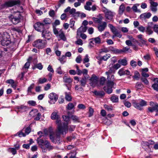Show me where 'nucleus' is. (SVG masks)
<instances>
[{
    "mask_svg": "<svg viewBox=\"0 0 158 158\" xmlns=\"http://www.w3.org/2000/svg\"><path fill=\"white\" fill-rule=\"evenodd\" d=\"M68 123H64L63 125L62 124L61 125V129L62 130L64 129V127L66 126L67 127V130L65 132H63L62 133H57V130H56L54 132L52 131V127H50L48 129V132L49 133L50 139L52 142L56 143L57 142L59 141L60 135H62L64 137L68 132L69 130L70 131H73L75 128V126L73 125L68 126Z\"/></svg>",
    "mask_w": 158,
    "mask_h": 158,
    "instance_id": "f257e3e1",
    "label": "nucleus"
},
{
    "mask_svg": "<svg viewBox=\"0 0 158 158\" xmlns=\"http://www.w3.org/2000/svg\"><path fill=\"white\" fill-rule=\"evenodd\" d=\"M114 72V71L112 68H110L108 71L105 73L107 75V81L106 86L103 87V89L108 94H110L112 92L113 86L115 84L114 82L115 80L114 75L111 74Z\"/></svg>",
    "mask_w": 158,
    "mask_h": 158,
    "instance_id": "f03ea898",
    "label": "nucleus"
},
{
    "mask_svg": "<svg viewBox=\"0 0 158 158\" xmlns=\"http://www.w3.org/2000/svg\"><path fill=\"white\" fill-rule=\"evenodd\" d=\"M51 118L52 120L56 119L55 123L57 125L56 129L57 132L58 133H62L63 132H65L67 130V127L66 126L64 127V129L62 130L61 129V125L62 123L61 122L60 118V116L58 114L57 112H53L51 115Z\"/></svg>",
    "mask_w": 158,
    "mask_h": 158,
    "instance_id": "7ed1b4c3",
    "label": "nucleus"
},
{
    "mask_svg": "<svg viewBox=\"0 0 158 158\" xmlns=\"http://www.w3.org/2000/svg\"><path fill=\"white\" fill-rule=\"evenodd\" d=\"M0 42L3 46H7L10 43V37L8 33L4 32L0 33Z\"/></svg>",
    "mask_w": 158,
    "mask_h": 158,
    "instance_id": "20e7f679",
    "label": "nucleus"
},
{
    "mask_svg": "<svg viewBox=\"0 0 158 158\" xmlns=\"http://www.w3.org/2000/svg\"><path fill=\"white\" fill-rule=\"evenodd\" d=\"M38 143L40 146V148L42 149V151L44 152H46L45 149L44 147V146L47 148L49 151L52 150L53 149V147L51 145L49 142L47 140L44 141L42 139H40L38 140Z\"/></svg>",
    "mask_w": 158,
    "mask_h": 158,
    "instance_id": "39448f33",
    "label": "nucleus"
},
{
    "mask_svg": "<svg viewBox=\"0 0 158 158\" xmlns=\"http://www.w3.org/2000/svg\"><path fill=\"white\" fill-rule=\"evenodd\" d=\"M132 103L135 108L140 110L143 109V106L147 105V102L143 99L134 100L132 101Z\"/></svg>",
    "mask_w": 158,
    "mask_h": 158,
    "instance_id": "423d86ee",
    "label": "nucleus"
},
{
    "mask_svg": "<svg viewBox=\"0 0 158 158\" xmlns=\"http://www.w3.org/2000/svg\"><path fill=\"white\" fill-rule=\"evenodd\" d=\"M47 43L46 40L38 39L33 42V45L39 49H42L46 47Z\"/></svg>",
    "mask_w": 158,
    "mask_h": 158,
    "instance_id": "0eeeda50",
    "label": "nucleus"
},
{
    "mask_svg": "<svg viewBox=\"0 0 158 158\" xmlns=\"http://www.w3.org/2000/svg\"><path fill=\"white\" fill-rule=\"evenodd\" d=\"M103 11L104 12L105 17L108 20L111 21L115 15V13L107 9L105 7L102 9Z\"/></svg>",
    "mask_w": 158,
    "mask_h": 158,
    "instance_id": "6e6552de",
    "label": "nucleus"
},
{
    "mask_svg": "<svg viewBox=\"0 0 158 158\" xmlns=\"http://www.w3.org/2000/svg\"><path fill=\"white\" fill-rule=\"evenodd\" d=\"M48 97L50 99L49 102L51 104H54L57 101L58 98V95L56 93L53 92L50 93L48 95Z\"/></svg>",
    "mask_w": 158,
    "mask_h": 158,
    "instance_id": "1a4fd4ad",
    "label": "nucleus"
},
{
    "mask_svg": "<svg viewBox=\"0 0 158 158\" xmlns=\"http://www.w3.org/2000/svg\"><path fill=\"white\" fill-rule=\"evenodd\" d=\"M150 1L149 3L150 4V8L152 12L156 13L157 10V6H158V3L154 1V0H149Z\"/></svg>",
    "mask_w": 158,
    "mask_h": 158,
    "instance_id": "9d476101",
    "label": "nucleus"
},
{
    "mask_svg": "<svg viewBox=\"0 0 158 158\" xmlns=\"http://www.w3.org/2000/svg\"><path fill=\"white\" fill-rule=\"evenodd\" d=\"M44 26V24L40 22H37L34 25V27L36 31L42 32L43 30H45Z\"/></svg>",
    "mask_w": 158,
    "mask_h": 158,
    "instance_id": "9b49d317",
    "label": "nucleus"
},
{
    "mask_svg": "<svg viewBox=\"0 0 158 158\" xmlns=\"http://www.w3.org/2000/svg\"><path fill=\"white\" fill-rule=\"evenodd\" d=\"M98 79L97 76L95 75H93L89 79L90 84L93 87H94L98 83Z\"/></svg>",
    "mask_w": 158,
    "mask_h": 158,
    "instance_id": "f8f14e48",
    "label": "nucleus"
},
{
    "mask_svg": "<svg viewBox=\"0 0 158 158\" xmlns=\"http://www.w3.org/2000/svg\"><path fill=\"white\" fill-rule=\"evenodd\" d=\"M42 36L44 38L49 40L52 37V34L48 30H44L42 32Z\"/></svg>",
    "mask_w": 158,
    "mask_h": 158,
    "instance_id": "ddd939ff",
    "label": "nucleus"
},
{
    "mask_svg": "<svg viewBox=\"0 0 158 158\" xmlns=\"http://www.w3.org/2000/svg\"><path fill=\"white\" fill-rule=\"evenodd\" d=\"M107 23L105 22H102L99 24L97 26V28L98 31L102 32L104 31L107 27Z\"/></svg>",
    "mask_w": 158,
    "mask_h": 158,
    "instance_id": "4468645a",
    "label": "nucleus"
},
{
    "mask_svg": "<svg viewBox=\"0 0 158 158\" xmlns=\"http://www.w3.org/2000/svg\"><path fill=\"white\" fill-rule=\"evenodd\" d=\"M19 3V2L17 1L11 0L5 2L3 5V6L5 7H11Z\"/></svg>",
    "mask_w": 158,
    "mask_h": 158,
    "instance_id": "2eb2a0df",
    "label": "nucleus"
},
{
    "mask_svg": "<svg viewBox=\"0 0 158 158\" xmlns=\"http://www.w3.org/2000/svg\"><path fill=\"white\" fill-rule=\"evenodd\" d=\"M9 19L14 24H16L20 21V16L16 17L11 15L9 17Z\"/></svg>",
    "mask_w": 158,
    "mask_h": 158,
    "instance_id": "dca6fc26",
    "label": "nucleus"
},
{
    "mask_svg": "<svg viewBox=\"0 0 158 158\" xmlns=\"http://www.w3.org/2000/svg\"><path fill=\"white\" fill-rule=\"evenodd\" d=\"M153 25L152 22H150L148 23L147 26L146 27L145 32L149 35L152 34L153 31L152 29V26Z\"/></svg>",
    "mask_w": 158,
    "mask_h": 158,
    "instance_id": "f3484780",
    "label": "nucleus"
},
{
    "mask_svg": "<svg viewBox=\"0 0 158 158\" xmlns=\"http://www.w3.org/2000/svg\"><path fill=\"white\" fill-rule=\"evenodd\" d=\"M108 26L114 34H115L116 35H122L120 34V32L118 31L117 29L112 24H109Z\"/></svg>",
    "mask_w": 158,
    "mask_h": 158,
    "instance_id": "a211bd4d",
    "label": "nucleus"
},
{
    "mask_svg": "<svg viewBox=\"0 0 158 158\" xmlns=\"http://www.w3.org/2000/svg\"><path fill=\"white\" fill-rule=\"evenodd\" d=\"M151 15L152 14L150 12L145 13L141 14L139 18L141 19L144 20L146 19L149 18Z\"/></svg>",
    "mask_w": 158,
    "mask_h": 158,
    "instance_id": "6ab92c4d",
    "label": "nucleus"
},
{
    "mask_svg": "<svg viewBox=\"0 0 158 158\" xmlns=\"http://www.w3.org/2000/svg\"><path fill=\"white\" fill-rule=\"evenodd\" d=\"M93 93L95 95L100 98L103 97L105 95L104 92L102 91L94 90L93 91Z\"/></svg>",
    "mask_w": 158,
    "mask_h": 158,
    "instance_id": "aec40b11",
    "label": "nucleus"
},
{
    "mask_svg": "<svg viewBox=\"0 0 158 158\" xmlns=\"http://www.w3.org/2000/svg\"><path fill=\"white\" fill-rule=\"evenodd\" d=\"M87 29V27L86 26H81L78 28L77 31V35H79L80 33L85 32Z\"/></svg>",
    "mask_w": 158,
    "mask_h": 158,
    "instance_id": "412c9836",
    "label": "nucleus"
},
{
    "mask_svg": "<svg viewBox=\"0 0 158 158\" xmlns=\"http://www.w3.org/2000/svg\"><path fill=\"white\" fill-rule=\"evenodd\" d=\"M118 73L120 76H122L125 74L129 75L130 72L129 70H125L123 69H121L118 71Z\"/></svg>",
    "mask_w": 158,
    "mask_h": 158,
    "instance_id": "4be33fe9",
    "label": "nucleus"
},
{
    "mask_svg": "<svg viewBox=\"0 0 158 158\" xmlns=\"http://www.w3.org/2000/svg\"><path fill=\"white\" fill-rule=\"evenodd\" d=\"M63 31L62 29H60L58 28H56L55 27H53V32L54 34L56 35V37H58L60 35V32H62Z\"/></svg>",
    "mask_w": 158,
    "mask_h": 158,
    "instance_id": "5701e85b",
    "label": "nucleus"
},
{
    "mask_svg": "<svg viewBox=\"0 0 158 158\" xmlns=\"http://www.w3.org/2000/svg\"><path fill=\"white\" fill-rule=\"evenodd\" d=\"M125 9V6L124 4L123 3L122 4L119 8L118 14L121 15H122L123 14Z\"/></svg>",
    "mask_w": 158,
    "mask_h": 158,
    "instance_id": "b1692460",
    "label": "nucleus"
},
{
    "mask_svg": "<svg viewBox=\"0 0 158 158\" xmlns=\"http://www.w3.org/2000/svg\"><path fill=\"white\" fill-rule=\"evenodd\" d=\"M148 111L151 112H153L155 110L158 111V104H156L153 107H148Z\"/></svg>",
    "mask_w": 158,
    "mask_h": 158,
    "instance_id": "393cba45",
    "label": "nucleus"
},
{
    "mask_svg": "<svg viewBox=\"0 0 158 158\" xmlns=\"http://www.w3.org/2000/svg\"><path fill=\"white\" fill-rule=\"evenodd\" d=\"M111 57L110 54H106L102 57H97V58L98 60H104V61L107 60L109 58Z\"/></svg>",
    "mask_w": 158,
    "mask_h": 158,
    "instance_id": "a878e982",
    "label": "nucleus"
},
{
    "mask_svg": "<svg viewBox=\"0 0 158 158\" xmlns=\"http://www.w3.org/2000/svg\"><path fill=\"white\" fill-rule=\"evenodd\" d=\"M17 108L18 109L19 111L21 112H23L26 111L27 109V107L26 106L24 105L17 106Z\"/></svg>",
    "mask_w": 158,
    "mask_h": 158,
    "instance_id": "bb28decb",
    "label": "nucleus"
},
{
    "mask_svg": "<svg viewBox=\"0 0 158 158\" xmlns=\"http://www.w3.org/2000/svg\"><path fill=\"white\" fill-rule=\"evenodd\" d=\"M60 35L57 37L58 38H60V40H61L64 41H66V40L67 39L65 35L64 31H62V32H60Z\"/></svg>",
    "mask_w": 158,
    "mask_h": 158,
    "instance_id": "cd10ccee",
    "label": "nucleus"
},
{
    "mask_svg": "<svg viewBox=\"0 0 158 158\" xmlns=\"http://www.w3.org/2000/svg\"><path fill=\"white\" fill-rule=\"evenodd\" d=\"M89 77V76H88L85 77H84L82 78L81 80L79 81L81 86H85L86 83V79Z\"/></svg>",
    "mask_w": 158,
    "mask_h": 158,
    "instance_id": "c85d7f7f",
    "label": "nucleus"
},
{
    "mask_svg": "<svg viewBox=\"0 0 158 158\" xmlns=\"http://www.w3.org/2000/svg\"><path fill=\"white\" fill-rule=\"evenodd\" d=\"M30 64V63L28 62H27L25 64L23 68L22 69L24 71L22 73V74H23L27 72V70L29 68Z\"/></svg>",
    "mask_w": 158,
    "mask_h": 158,
    "instance_id": "c756f323",
    "label": "nucleus"
},
{
    "mask_svg": "<svg viewBox=\"0 0 158 158\" xmlns=\"http://www.w3.org/2000/svg\"><path fill=\"white\" fill-rule=\"evenodd\" d=\"M64 81L67 83L69 84L72 82L73 79L69 77L64 76L63 78Z\"/></svg>",
    "mask_w": 158,
    "mask_h": 158,
    "instance_id": "7c9ffc66",
    "label": "nucleus"
},
{
    "mask_svg": "<svg viewBox=\"0 0 158 158\" xmlns=\"http://www.w3.org/2000/svg\"><path fill=\"white\" fill-rule=\"evenodd\" d=\"M92 5V2L89 1L87 2L85 5L84 6L85 9L87 10L90 11L91 10V8L90 6Z\"/></svg>",
    "mask_w": 158,
    "mask_h": 158,
    "instance_id": "2f4dec72",
    "label": "nucleus"
},
{
    "mask_svg": "<svg viewBox=\"0 0 158 158\" xmlns=\"http://www.w3.org/2000/svg\"><path fill=\"white\" fill-rule=\"evenodd\" d=\"M143 87V84L141 82H137L135 84V88L137 90L141 89Z\"/></svg>",
    "mask_w": 158,
    "mask_h": 158,
    "instance_id": "473e14b6",
    "label": "nucleus"
},
{
    "mask_svg": "<svg viewBox=\"0 0 158 158\" xmlns=\"http://www.w3.org/2000/svg\"><path fill=\"white\" fill-rule=\"evenodd\" d=\"M34 84L32 83L28 87L27 89V92L28 95H31L32 94L31 90L34 88Z\"/></svg>",
    "mask_w": 158,
    "mask_h": 158,
    "instance_id": "72a5a7b5",
    "label": "nucleus"
},
{
    "mask_svg": "<svg viewBox=\"0 0 158 158\" xmlns=\"http://www.w3.org/2000/svg\"><path fill=\"white\" fill-rule=\"evenodd\" d=\"M58 60L61 64H64L66 62V58L64 55H63L61 57H59L58 59Z\"/></svg>",
    "mask_w": 158,
    "mask_h": 158,
    "instance_id": "f704fd0d",
    "label": "nucleus"
},
{
    "mask_svg": "<svg viewBox=\"0 0 158 158\" xmlns=\"http://www.w3.org/2000/svg\"><path fill=\"white\" fill-rule=\"evenodd\" d=\"M90 40L94 41L95 43L96 44H100L101 43V40L99 37L92 38L90 39Z\"/></svg>",
    "mask_w": 158,
    "mask_h": 158,
    "instance_id": "c9c22d12",
    "label": "nucleus"
},
{
    "mask_svg": "<svg viewBox=\"0 0 158 158\" xmlns=\"http://www.w3.org/2000/svg\"><path fill=\"white\" fill-rule=\"evenodd\" d=\"M118 63L120 64L123 66H126L127 64V61L125 59H120L118 61Z\"/></svg>",
    "mask_w": 158,
    "mask_h": 158,
    "instance_id": "e433bc0d",
    "label": "nucleus"
},
{
    "mask_svg": "<svg viewBox=\"0 0 158 158\" xmlns=\"http://www.w3.org/2000/svg\"><path fill=\"white\" fill-rule=\"evenodd\" d=\"M139 4H136L134 5L132 7L131 9L134 12H140V10L137 9V6H139Z\"/></svg>",
    "mask_w": 158,
    "mask_h": 158,
    "instance_id": "4c0bfd02",
    "label": "nucleus"
},
{
    "mask_svg": "<svg viewBox=\"0 0 158 158\" xmlns=\"http://www.w3.org/2000/svg\"><path fill=\"white\" fill-rule=\"evenodd\" d=\"M38 113V110L36 109L32 110L30 112V115L32 117H34L36 116Z\"/></svg>",
    "mask_w": 158,
    "mask_h": 158,
    "instance_id": "58836bf2",
    "label": "nucleus"
},
{
    "mask_svg": "<svg viewBox=\"0 0 158 158\" xmlns=\"http://www.w3.org/2000/svg\"><path fill=\"white\" fill-rule=\"evenodd\" d=\"M110 100L113 102H117L118 100V97L116 95H113L111 97Z\"/></svg>",
    "mask_w": 158,
    "mask_h": 158,
    "instance_id": "ea45409f",
    "label": "nucleus"
},
{
    "mask_svg": "<svg viewBox=\"0 0 158 158\" xmlns=\"http://www.w3.org/2000/svg\"><path fill=\"white\" fill-rule=\"evenodd\" d=\"M146 41L144 39L140 40L139 42H137V44L141 47L146 44Z\"/></svg>",
    "mask_w": 158,
    "mask_h": 158,
    "instance_id": "a19ab883",
    "label": "nucleus"
},
{
    "mask_svg": "<svg viewBox=\"0 0 158 158\" xmlns=\"http://www.w3.org/2000/svg\"><path fill=\"white\" fill-rule=\"evenodd\" d=\"M17 150L14 148H9L8 149V151L12 153L13 155H15L17 154Z\"/></svg>",
    "mask_w": 158,
    "mask_h": 158,
    "instance_id": "79ce46f5",
    "label": "nucleus"
},
{
    "mask_svg": "<svg viewBox=\"0 0 158 158\" xmlns=\"http://www.w3.org/2000/svg\"><path fill=\"white\" fill-rule=\"evenodd\" d=\"M65 98L66 100L70 101L71 100L72 98L71 96L70 95V93H68L66 92L65 93Z\"/></svg>",
    "mask_w": 158,
    "mask_h": 158,
    "instance_id": "37998d69",
    "label": "nucleus"
},
{
    "mask_svg": "<svg viewBox=\"0 0 158 158\" xmlns=\"http://www.w3.org/2000/svg\"><path fill=\"white\" fill-rule=\"evenodd\" d=\"M89 60V56L88 54H86L84 57V58L83 59V64L88 63Z\"/></svg>",
    "mask_w": 158,
    "mask_h": 158,
    "instance_id": "c03bdc74",
    "label": "nucleus"
},
{
    "mask_svg": "<svg viewBox=\"0 0 158 158\" xmlns=\"http://www.w3.org/2000/svg\"><path fill=\"white\" fill-rule=\"evenodd\" d=\"M92 19L94 23L99 24L102 22V19L101 18H96L95 17H93Z\"/></svg>",
    "mask_w": 158,
    "mask_h": 158,
    "instance_id": "a18cd8bd",
    "label": "nucleus"
},
{
    "mask_svg": "<svg viewBox=\"0 0 158 158\" xmlns=\"http://www.w3.org/2000/svg\"><path fill=\"white\" fill-rule=\"evenodd\" d=\"M75 61L77 63H80L82 61V57L81 55H79L76 57Z\"/></svg>",
    "mask_w": 158,
    "mask_h": 158,
    "instance_id": "49530a36",
    "label": "nucleus"
},
{
    "mask_svg": "<svg viewBox=\"0 0 158 158\" xmlns=\"http://www.w3.org/2000/svg\"><path fill=\"white\" fill-rule=\"evenodd\" d=\"M47 79L45 78H40L38 80L39 83L40 84H43L44 83L46 82Z\"/></svg>",
    "mask_w": 158,
    "mask_h": 158,
    "instance_id": "de8ad7c7",
    "label": "nucleus"
},
{
    "mask_svg": "<svg viewBox=\"0 0 158 158\" xmlns=\"http://www.w3.org/2000/svg\"><path fill=\"white\" fill-rule=\"evenodd\" d=\"M76 68L77 69V74L78 75H81L82 74V70H81L79 69V67L77 65H76Z\"/></svg>",
    "mask_w": 158,
    "mask_h": 158,
    "instance_id": "09e8293b",
    "label": "nucleus"
},
{
    "mask_svg": "<svg viewBox=\"0 0 158 158\" xmlns=\"http://www.w3.org/2000/svg\"><path fill=\"white\" fill-rule=\"evenodd\" d=\"M44 22L45 24H49L52 23V20L49 18H46L44 19Z\"/></svg>",
    "mask_w": 158,
    "mask_h": 158,
    "instance_id": "8fccbe9b",
    "label": "nucleus"
},
{
    "mask_svg": "<svg viewBox=\"0 0 158 158\" xmlns=\"http://www.w3.org/2000/svg\"><path fill=\"white\" fill-rule=\"evenodd\" d=\"M104 107L108 111H111L113 110V107L112 106L106 104L104 105Z\"/></svg>",
    "mask_w": 158,
    "mask_h": 158,
    "instance_id": "3c124183",
    "label": "nucleus"
},
{
    "mask_svg": "<svg viewBox=\"0 0 158 158\" xmlns=\"http://www.w3.org/2000/svg\"><path fill=\"white\" fill-rule=\"evenodd\" d=\"M129 49L130 48L129 47H126L123 48L122 49H119L120 53L127 52Z\"/></svg>",
    "mask_w": 158,
    "mask_h": 158,
    "instance_id": "603ef678",
    "label": "nucleus"
},
{
    "mask_svg": "<svg viewBox=\"0 0 158 158\" xmlns=\"http://www.w3.org/2000/svg\"><path fill=\"white\" fill-rule=\"evenodd\" d=\"M106 79L105 77H102L101 78L100 81V84L101 85H103L106 81Z\"/></svg>",
    "mask_w": 158,
    "mask_h": 158,
    "instance_id": "864d4df0",
    "label": "nucleus"
},
{
    "mask_svg": "<svg viewBox=\"0 0 158 158\" xmlns=\"http://www.w3.org/2000/svg\"><path fill=\"white\" fill-rule=\"evenodd\" d=\"M63 118L64 120L66 122V123H68L69 121L70 118L69 116H68L64 115L63 116Z\"/></svg>",
    "mask_w": 158,
    "mask_h": 158,
    "instance_id": "5fc2aeb1",
    "label": "nucleus"
},
{
    "mask_svg": "<svg viewBox=\"0 0 158 158\" xmlns=\"http://www.w3.org/2000/svg\"><path fill=\"white\" fill-rule=\"evenodd\" d=\"M130 65L133 68H135L137 66V63L135 61L132 60L130 62Z\"/></svg>",
    "mask_w": 158,
    "mask_h": 158,
    "instance_id": "6e6d98bb",
    "label": "nucleus"
},
{
    "mask_svg": "<svg viewBox=\"0 0 158 158\" xmlns=\"http://www.w3.org/2000/svg\"><path fill=\"white\" fill-rule=\"evenodd\" d=\"M54 50L55 51V53L56 55L57 56H60L61 55V51L58 50L57 48H54Z\"/></svg>",
    "mask_w": 158,
    "mask_h": 158,
    "instance_id": "4d7b16f0",
    "label": "nucleus"
},
{
    "mask_svg": "<svg viewBox=\"0 0 158 158\" xmlns=\"http://www.w3.org/2000/svg\"><path fill=\"white\" fill-rule=\"evenodd\" d=\"M74 106V105L73 103L69 102L67 108L68 110H71L73 108Z\"/></svg>",
    "mask_w": 158,
    "mask_h": 158,
    "instance_id": "13d9d810",
    "label": "nucleus"
},
{
    "mask_svg": "<svg viewBox=\"0 0 158 158\" xmlns=\"http://www.w3.org/2000/svg\"><path fill=\"white\" fill-rule=\"evenodd\" d=\"M41 116V113L38 112L37 114H36V116H35V118L34 119L36 121L39 120L40 119Z\"/></svg>",
    "mask_w": 158,
    "mask_h": 158,
    "instance_id": "bf43d9fd",
    "label": "nucleus"
},
{
    "mask_svg": "<svg viewBox=\"0 0 158 158\" xmlns=\"http://www.w3.org/2000/svg\"><path fill=\"white\" fill-rule=\"evenodd\" d=\"M111 50L114 53H120V50L116 48H115L112 47L111 49Z\"/></svg>",
    "mask_w": 158,
    "mask_h": 158,
    "instance_id": "052dcab7",
    "label": "nucleus"
},
{
    "mask_svg": "<svg viewBox=\"0 0 158 158\" xmlns=\"http://www.w3.org/2000/svg\"><path fill=\"white\" fill-rule=\"evenodd\" d=\"M141 80L146 85H149V83L147 79L144 78H141Z\"/></svg>",
    "mask_w": 158,
    "mask_h": 158,
    "instance_id": "680f3d73",
    "label": "nucleus"
},
{
    "mask_svg": "<svg viewBox=\"0 0 158 158\" xmlns=\"http://www.w3.org/2000/svg\"><path fill=\"white\" fill-rule=\"evenodd\" d=\"M152 87L155 90L158 91V83H155L152 85Z\"/></svg>",
    "mask_w": 158,
    "mask_h": 158,
    "instance_id": "e2e57ef3",
    "label": "nucleus"
},
{
    "mask_svg": "<svg viewBox=\"0 0 158 158\" xmlns=\"http://www.w3.org/2000/svg\"><path fill=\"white\" fill-rule=\"evenodd\" d=\"M134 75L133 76V77L135 79H138L139 78V73L138 72L136 71L135 72Z\"/></svg>",
    "mask_w": 158,
    "mask_h": 158,
    "instance_id": "0e129e2a",
    "label": "nucleus"
},
{
    "mask_svg": "<svg viewBox=\"0 0 158 158\" xmlns=\"http://www.w3.org/2000/svg\"><path fill=\"white\" fill-rule=\"evenodd\" d=\"M154 143V142L152 140H148V142H146L145 144L149 147V146L150 145H153Z\"/></svg>",
    "mask_w": 158,
    "mask_h": 158,
    "instance_id": "69168bd1",
    "label": "nucleus"
},
{
    "mask_svg": "<svg viewBox=\"0 0 158 158\" xmlns=\"http://www.w3.org/2000/svg\"><path fill=\"white\" fill-rule=\"evenodd\" d=\"M31 128L29 127H27L25 130V134L26 135H28L31 132Z\"/></svg>",
    "mask_w": 158,
    "mask_h": 158,
    "instance_id": "338daca9",
    "label": "nucleus"
},
{
    "mask_svg": "<svg viewBox=\"0 0 158 158\" xmlns=\"http://www.w3.org/2000/svg\"><path fill=\"white\" fill-rule=\"evenodd\" d=\"M49 15L52 17H53L55 15L54 11L53 10H51L49 12Z\"/></svg>",
    "mask_w": 158,
    "mask_h": 158,
    "instance_id": "774afa93",
    "label": "nucleus"
}]
</instances>
